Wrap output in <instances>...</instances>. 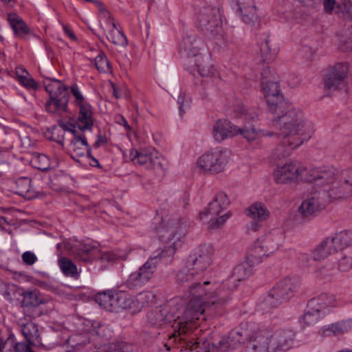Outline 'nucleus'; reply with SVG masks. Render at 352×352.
Listing matches in <instances>:
<instances>
[{"instance_id": "1", "label": "nucleus", "mask_w": 352, "mask_h": 352, "mask_svg": "<svg viewBox=\"0 0 352 352\" xmlns=\"http://www.w3.org/2000/svg\"><path fill=\"white\" fill-rule=\"evenodd\" d=\"M202 276L188 263L179 270L177 275L179 283H189L188 302L185 307L173 302L169 311L166 316L167 320H175L177 330L173 334V337H179L185 340L188 331L192 329V324L200 317L204 316L206 307H220L228 302L231 298V294L234 289V285L230 280L221 283L204 281L201 285L200 280Z\"/></svg>"}, {"instance_id": "2", "label": "nucleus", "mask_w": 352, "mask_h": 352, "mask_svg": "<svg viewBox=\"0 0 352 352\" xmlns=\"http://www.w3.org/2000/svg\"><path fill=\"white\" fill-rule=\"evenodd\" d=\"M267 72L265 69L262 73L261 83L269 110L273 114L270 124L283 136L281 142L272 152V158L278 160L290 155L294 150L309 140L314 133V126L302 111L290 107L278 85L264 76Z\"/></svg>"}, {"instance_id": "3", "label": "nucleus", "mask_w": 352, "mask_h": 352, "mask_svg": "<svg viewBox=\"0 0 352 352\" xmlns=\"http://www.w3.org/2000/svg\"><path fill=\"white\" fill-rule=\"evenodd\" d=\"M236 334L252 344L247 352H279L287 350L294 338L290 330H278L272 333L263 325L248 321L241 322Z\"/></svg>"}, {"instance_id": "4", "label": "nucleus", "mask_w": 352, "mask_h": 352, "mask_svg": "<svg viewBox=\"0 0 352 352\" xmlns=\"http://www.w3.org/2000/svg\"><path fill=\"white\" fill-rule=\"evenodd\" d=\"M313 184L322 188L329 201H340L352 196V167L334 173L330 169L316 168Z\"/></svg>"}, {"instance_id": "5", "label": "nucleus", "mask_w": 352, "mask_h": 352, "mask_svg": "<svg viewBox=\"0 0 352 352\" xmlns=\"http://www.w3.org/2000/svg\"><path fill=\"white\" fill-rule=\"evenodd\" d=\"M155 224L157 237L165 246L159 254L162 257L173 256L184 243L187 232V222L175 217L165 216L161 219H155Z\"/></svg>"}, {"instance_id": "6", "label": "nucleus", "mask_w": 352, "mask_h": 352, "mask_svg": "<svg viewBox=\"0 0 352 352\" xmlns=\"http://www.w3.org/2000/svg\"><path fill=\"white\" fill-rule=\"evenodd\" d=\"M316 168L308 169L299 162L287 160L276 164L272 177L278 185H290L299 182L313 183Z\"/></svg>"}, {"instance_id": "7", "label": "nucleus", "mask_w": 352, "mask_h": 352, "mask_svg": "<svg viewBox=\"0 0 352 352\" xmlns=\"http://www.w3.org/2000/svg\"><path fill=\"white\" fill-rule=\"evenodd\" d=\"M283 234L277 229L266 232L254 241L247 252L250 265H258L278 251L283 243Z\"/></svg>"}, {"instance_id": "8", "label": "nucleus", "mask_w": 352, "mask_h": 352, "mask_svg": "<svg viewBox=\"0 0 352 352\" xmlns=\"http://www.w3.org/2000/svg\"><path fill=\"white\" fill-rule=\"evenodd\" d=\"M231 159L230 152L222 147L213 148L197 160V167L202 173L214 175L223 172Z\"/></svg>"}, {"instance_id": "9", "label": "nucleus", "mask_w": 352, "mask_h": 352, "mask_svg": "<svg viewBox=\"0 0 352 352\" xmlns=\"http://www.w3.org/2000/svg\"><path fill=\"white\" fill-rule=\"evenodd\" d=\"M300 285L301 280L298 277L283 278L270 291L265 302L271 307H276L293 296Z\"/></svg>"}, {"instance_id": "10", "label": "nucleus", "mask_w": 352, "mask_h": 352, "mask_svg": "<svg viewBox=\"0 0 352 352\" xmlns=\"http://www.w3.org/2000/svg\"><path fill=\"white\" fill-rule=\"evenodd\" d=\"M162 258L160 254L151 256L143 265L129 275L126 280V287L129 289H135L148 282L155 272Z\"/></svg>"}, {"instance_id": "11", "label": "nucleus", "mask_w": 352, "mask_h": 352, "mask_svg": "<svg viewBox=\"0 0 352 352\" xmlns=\"http://www.w3.org/2000/svg\"><path fill=\"white\" fill-rule=\"evenodd\" d=\"M130 159L135 164H139L148 170H158L163 169L166 160L155 148L142 150L132 149L130 152Z\"/></svg>"}, {"instance_id": "12", "label": "nucleus", "mask_w": 352, "mask_h": 352, "mask_svg": "<svg viewBox=\"0 0 352 352\" xmlns=\"http://www.w3.org/2000/svg\"><path fill=\"white\" fill-rule=\"evenodd\" d=\"M214 253V250L211 245H201L190 256L188 263L192 267V270L197 271L203 277L204 273L212 262Z\"/></svg>"}, {"instance_id": "13", "label": "nucleus", "mask_w": 352, "mask_h": 352, "mask_svg": "<svg viewBox=\"0 0 352 352\" xmlns=\"http://www.w3.org/2000/svg\"><path fill=\"white\" fill-rule=\"evenodd\" d=\"M326 199V195L322 193V190L313 192L302 201L299 211L305 217H311L324 208L327 204Z\"/></svg>"}, {"instance_id": "14", "label": "nucleus", "mask_w": 352, "mask_h": 352, "mask_svg": "<svg viewBox=\"0 0 352 352\" xmlns=\"http://www.w3.org/2000/svg\"><path fill=\"white\" fill-rule=\"evenodd\" d=\"M348 72L349 66L346 63L336 64L324 78L325 89L332 91L339 88L343 84Z\"/></svg>"}, {"instance_id": "15", "label": "nucleus", "mask_w": 352, "mask_h": 352, "mask_svg": "<svg viewBox=\"0 0 352 352\" xmlns=\"http://www.w3.org/2000/svg\"><path fill=\"white\" fill-rule=\"evenodd\" d=\"M342 302L340 298H336L333 294H322L309 300L308 305L311 309L320 314L322 317L331 308L341 306Z\"/></svg>"}, {"instance_id": "16", "label": "nucleus", "mask_w": 352, "mask_h": 352, "mask_svg": "<svg viewBox=\"0 0 352 352\" xmlns=\"http://www.w3.org/2000/svg\"><path fill=\"white\" fill-rule=\"evenodd\" d=\"M239 127L228 120H219L213 125L212 135L217 142L239 135Z\"/></svg>"}, {"instance_id": "17", "label": "nucleus", "mask_w": 352, "mask_h": 352, "mask_svg": "<svg viewBox=\"0 0 352 352\" xmlns=\"http://www.w3.org/2000/svg\"><path fill=\"white\" fill-rule=\"evenodd\" d=\"M71 157L80 162V157L89 154V147L85 135H74L69 146Z\"/></svg>"}, {"instance_id": "18", "label": "nucleus", "mask_w": 352, "mask_h": 352, "mask_svg": "<svg viewBox=\"0 0 352 352\" xmlns=\"http://www.w3.org/2000/svg\"><path fill=\"white\" fill-rule=\"evenodd\" d=\"M241 16L244 23L254 24L257 20L256 6L253 0H236Z\"/></svg>"}, {"instance_id": "19", "label": "nucleus", "mask_w": 352, "mask_h": 352, "mask_svg": "<svg viewBox=\"0 0 352 352\" xmlns=\"http://www.w3.org/2000/svg\"><path fill=\"white\" fill-rule=\"evenodd\" d=\"M352 329V318L341 320L323 327L319 331L321 336H338L348 332Z\"/></svg>"}, {"instance_id": "20", "label": "nucleus", "mask_w": 352, "mask_h": 352, "mask_svg": "<svg viewBox=\"0 0 352 352\" xmlns=\"http://www.w3.org/2000/svg\"><path fill=\"white\" fill-rule=\"evenodd\" d=\"M21 332L27 341L35 346L42 345L41 339L38 335V329L37 325L30 321L24 322L23 320L21 319L19 322Z\"/></svg>"}, {"instance_id": "21", "label": "nucleus", "mask_w": 352, "mask_h": 352, "mask_svg": "<svg viewBox=\"0 0 352 352\" xmlns=\"http://www.w3.org/2000/svg\"><path fill=\"white\" fill-rule=\"evenodd\" d=\"M78 107L79 114L76 122L78 127L82 131L91 130L94 125L92 107L87 103Z\"/></svg>"}, {"instance_id": "22", "label": "nucleus", "mask_w": 352, "mask_h": 352, "mask_svg": "<svg viewBox=\"0 0 352 352\" xmlns=\"http://www.w3.org/2000/svg\"><path fill=\"white\" fill-rule=\"evenodd\" d=\"M324 11L327 13H331L333 10L345 20L352 19V6L349 2H344L342 5L337 6L336 0H323Z\"/></svg>"}, {"instance_id": "23", "label": "nucleus", "mask_w": 352, "mask_h": 352, "mask_svg": "<svg viewBox=\"0 0 352 352\" xmlns=\"http://www.w3.org/2000/svg\"><path fill=\"white\" fill-rule=\"evenodd\" d=\"M239 134L241 135L248 142H253L261 137H272L274 135H278L283 138L280 135V131H270L263 129H256V128L245 126L243 128H239ZM282 139H280L281 140Z\"/></svg>"}, {"instance_id": "24", "label": "nucleus", "mask_w": 352, "mask_h": 352, "mask_svg": "<svg viewBox=\"0 0 352 352\" xmlns=\"http://www.w3.org/2000/svg\"><path fill=\"white\" fill-rule=\"evenodd\" d=\"M69 96H60L50 97V100L45 104L47 112L62 115L67 110Z\"/></svg>"}, {"instance_id": "25", "label": "nucleus", "mask_w": 352, "mask_h": 352, "mask_svg": "<svg viewBox=\"0 0 352 352\" xmlns=\"http://www.w3.org/2000/svg\"><path fill=\"white\" fill-rule=\"evenodd\" d=\"M104 30L109 41L116 45L124 46L127 40L124 33L116 26L115 21L103 25Z\"/></svg>"}, {"instance_id": "26", "label": "nucleus", "mask_w": 352, "mask_h": 352, "mask_svg": "<svg viewBox=\"0 0 352 352\" xmlns=\"http://www.w3.org/2000/svg\"><path fill=\"white\" fill-rule=\"evenodd\" d=\"M247 215L256 222L267 221L270 212L264 204L255 202L251 204L246 210Z\"/></svg>"}, {"instance_id": "27", "label": "nucleus", "mask_w": 352, "mask_h": 352, "mask_svg": "<svg viewBox=\"0 0 352 352\" xmlns=\"http://www.w3.org/2000/svg\"><path fill=\"white\" fill-rule=\"evenodd\" d=\"M336 252L331 239L330 237H328L316 247L312 252V256L316 261H321L335 254Z\"/></svg>"}, {"instance_id": "28", "label": "nucleus", "mask_w": 352, "mask_h": 352, "mask_svg": "<svg viewBox=\"0 0 352 352\" xmlns=\"http://www.w3.org/2000/svg\"><path fill=\"white\" fill-rule=\"evenodd\" d=\"M229 199L227 195L223 192L217 194L214 199L210 203L207 208V212L212 216L219 215L229 205Z\"/></svg>"}, {"instance_id": "29", "label": "nucleus", "mask_w": 352, "mask_h": 352, "mask_svg": "<svg viewBox=\"0 0 352 352\" xmlns=\"http://www.w3.org/2000/svg\"><path fill=\"white\" fill-rule=\"evenodd\" d=\"M76 256L82 261L91 262L98 258L100 254V249L90 244H83L76 250H74Z\"/></svg>"}, {"instance_id": "30", "label": "nucleus", "mask_w": 352, "mask_h": 352, "mask_svg": "<svg viewBox=\"0 0 352 352\" xmlns=\"http://www.w3.org/2000/svg\"><path fill=\"white\" fill-rule=\"evenodd\" d=\"M114 312H118L121 309H131L133 312L137 311L135 298L123 292L116 293V305H114Z\"/></svg>"}, {"instance_id": "31", "label": "nucleus", "mask_w": 352, "mask_h": 352, "mask_svg": "<svg viewBox=\"0 0 352 352\" xmlns=\"http://www.w3.org/2000/svg\"><path fill=\"white\" fill-rule=\"evenodd\" d=\"M43 84L50 97L68 96L67 87L58 80L47 78L43 80Z\"/></svg>"}, {"instance_id": "32", "label": "nucleus", "mask_w": 352, "mask_h": 352, "mask_svg": "<svg viewBox=\"0 0 352 352\" xmlns=\"http://www.w3.org/2000/svg\"><path fill=\"white\" fill-rule=\"evenodd\" d=\"M8 21L16 36L21 37L29 33V29L27 25L16 13L8 14Z\"/></svg>"}, {"instance_id": "33", "label": "nucleus", "mask_w": 352, "mask_h": 352, "mask_svg": "<svg viewBox=\"0 0 352 352\" xmlns=\"http://www.w3.org/2000/svg\"><path fill=\"white\" fill-rule=\"evenodd\" d=\"M336 251L342 252L351 248L350 245L352 243V232L342 231L336 234L334 236L330 237Z\"/></svg>"}, {"instance_id": "34", "label": "nucleus", "mask_w": 352, "mask_h": 352, "mask_svg": "<svg viewBox=\"0 0 352 352\" xmlns=\"http://www.w3.org/2000/svg\"><path fill=\"white\" fill-rule=\"evenodd\" d=\"M185 50L188 52L189 58H191L190 62L194 60H201L202 56H201L200 50L203 45L201 41L195 38H187L184 41Z\"/></svg>"}, {"instance_id": "35", "label": "nucleus", "mask_w": 352, "mask_h": 352, "mask_svg": "<svg viewBox=\"0 0 352 352\" xmlns=\"http://www.w3.org/2000/svg\"><path fill=\"white\" fill-rule=\"evenodd\" d=\"M96 302L104 309L114 312L116 305V293L112 292H103L96 294Z\"/></svg>"}, {"instance_id": "36", "label": "nucleus", "mask_w": 352, "mask_h": 352, "mask_svg": "<svg viewBox=\"0 0 352 352\" xmlns=\"http://www.w3.org/2000/svg\"><path fill=\"white\" fill-rule=\"evenodd\" d=\"M21 295L23 296L22 303L26 307H37L45 302L39 291L36 289L25 291Z\"/></svg>"}, {"instance_id": "37", "label": "nucleus", "mask_w": 352, "mask_h": 352, "mask_svg": "<svg viewBox=\"0 0 352 352\" xmlns=\"http://www.w3.org/2000/svg\"><path fill=\"white\" fill-rule=\"evenodd\" d=\"M261 56L265 61H272L278 53L277 49L272 45L270 39H266L261 46Z\"/></svg>"}, {"instance_id": "38", "label": "nucleus", "mask_w": 352, "mask_h": 352, "mask_svg": "<svg viewBox=\"0 0 352 352\" xmlns=\"http://www.w3.org/2000/svg\"><path fill=\"white\" fill-rule=\"evenodd\" d=\"M16 192L21 196L30 198L31 180L28 177H21L16 180Z\"/></svg>"}, {"instance_id": "39", "label": "nucleus", "mask_w": 352, "mask_h": 352, "mask_svg": "<svg viewBox=\"0 0 352 352\" xmlns=\"http://www.w3.org/2000/svg\"><path fill=\"white\" fill-rule=\"evenodd\" d=\"M254 265H250L248 258H246V261L237 265L233 271V276L238 280H241L247 278L251 274V266H254Z\"/></svg>"}, {"instance_id": "40", "label": "nucleus", "mask_w": 352, "mask_h": 352, "mask_svg": "<svg viewBox=\"0 0 352 352\" xmlns=\"http://www.w3.org/2000/svg\"><path fill=\"white\" fill-rule=\"evenodd\" d=\"M321 318L322 316L316 309L312 310L311 307L308 305L307 310L302 317L300 322L304 326H311L317 323Z\"/></svg>"}, {"instance_id": "41", "label": "nucleus", "mask_w": 352, "mask_h": 352, "mask_svg": "<svg viewBox=\"0 0 352 352\" xmlns=\"http://www.w3.org/2000/svg\"><path fill=\"white\" fill-rule=\"evenodd\" d=\"M342 256L338 263L339 270L348 272L352 269V248L347 249L341 253Z\"/></svg>"}, {"instance_id": "42", "label": "nucleus", "mask_w": 352, "mask_h": 352, "mask_svg": "<svg viewBox=\"0 0 352 352\" xmlns=\"http://www.w3.org/2000/svg\"><path fill=\"white\" fill-rule=\"evenodd\" d=\"M58 263L65 275L74 276L78 274L76 265L69 258L63 257L59 259Z\"/></svg>"}, {"instance_id": "43", "label": "nucleus", "mask_w": 352, "mask_h": 352, "mask_svg": "<svg viewBox=\"0 0 352 352\" xmlns=\"http://www.w3.org/2000/svg\"><path fill=\"white\" fill-rule=\"evenodd\" d=\"M190 351H196V352H217V344L209 341L199 340L192 346Z\"/></svg>"}, {"instance_id": "44", "label": "nucleus", "mask_w": 352, "mask_h": 352, "mask_svg": "<svg viewBox=\"0 0 352 352\" xmlns=\"http://www.w3.org/2000/svg\"><path fill=\"white\" fill-rule=\"evenodd\" d=\"M154 298V294L148 291L140 292L135 297L136 311H139L144 305L148 304Z\"/></svg>"}, {"instance_id": "45", "label": "nucleus", "mask_w": 352, "mask_h": 352, "mask_svg": "<svg viewBox=\"0 0 352 352\" xmlns=\"http://www.w3.org/2000/svg\"><path fill=\"white\" fill-rule=\"evenodd\" d=\"M198 23L201 28H209L215 25L214 16L212 13L201 12L198 16Z\"/></svg>"}, {"instance_id": "46", "label": "nucleus", "mask_w": 352, "mask_h": 352, "mask_svg": "<svg viewBox=\"0 0 352 352\" xmlns=\"http://www.w3.org/2000/svg\"><path fill=\"white\" fill-rule=\"evenodd\" d=\"M94 3L96 4L98 12H99V17L101 21H103L104 24H109L111 22H113L114 20L111 17V14L109 10L106 8V6L100 1L98 0H95Z\"/></svg>"}, {"instance_id": "47", "label": "nucleus", "mask_w": 352, "mask_h": 352, "mask_svg": "<svg viewBox=\"0 0 352 352\" xmlns=\"http://www.w3.org/2000/svg\"><path fill=\"white\" fill-rule=\"evenodd\" d=\"M33 163L36 168L47 170L52 167L48 157L44 154H38L33 158Z\"/></svg>"}, {"instance_id": "48", "label": "nucleus", "mask_w": 352, "mask_h": 352, "mask_svg": "<svg viewBox=\"0 0 352 352\" xmlns=\"http://www.w3.org/2000/svg\"><path fill=\"white\" fill-rule=\"evenodd\" d=\"M193 63H195L197 70L201 76L209 77L214 74V68L211 65L204 64L203 58H201L200 61L194 60Z\"/></svg>"}, {"instance_id": "49", "label": "nucleus", "mask_w": 352, "mask_h": 352, "mask_svg": "<svg viewBox=\"0 0 352 352\" xmlns=\"http://www.w3.org/2000/svg\"><path fill=\"white\" fill-rule=\"evenodd\" d=\"M95 65L97 69L102 72H109L111 67L104 54L100 52L95 58Z\"/></svg>"}, {"instance_id": "50", "label": "nucleus", "mask_w": 352, "mask_h": 352, "mask_svg": "<svg viewBox=\"0 0 352 352\" xmlns=\"http://www.w3.org/2000/svg\"><path fill=\"white\" fill-rule=\"evenodd\" d=\"M71 93L74 97V103L76 106L79 107L88 103L82 92L76 85L71 87Z\"/></svg>"}, {"instance_id": "51", "label": "nucleus", "mask_w": 352, "mask_h": 352, "mask_svg": "<svg viewBox=\"0 0 352 352\" xmlns=\"http://www.w3.org/2000/svg\"><path fill=\"white\" fill-rule=\"evenodd\" d=\"M16 80L22 86H23L27 89L36 90L38 88V84L32 78L30 74H28L26 76H22Z\"/></svg>"}, {"instance_id": "52", "label": "nucleus", "mask_w": 352, "mask_h": 352, "mask_svg": "<svg viewBox=\"0 0 352 352\" xmlns=\"http://www.w3.org/2000/svg\"><path fill=\"white\" fill-rule=\"evenodd\" d=\"M178 103L179 104L180 113H184L190 107L191 98L185 93H181L178 96Z\"/></svg>"}, {"instance_id": "53", "label": "nucleus", "mask_w": 352, "mask_h": 352, "mask_svg": "<svg viewBox=\"0 0 352 352\" xmlns=\"http://www.w3.org/2000/svg\"><path fill=\"white\" fill-rule=\"evenodd\" d=\"M217 344V352H227L231 349L229 338H221Z\"/></svg>"}, {"instance_id": "54", "label": "nucleus", "mask_w": 352, "mask_h": 352, "mask_svg": "<svg viewBox=\"0 0 352 352\" xmlns=\"http://www.w3.org/2000/svg\"><path fill=\"white\" fill-rule=\"evenodd\" d=\"M230 212H227L223 215H221L214 220H212L210 223V227L211 228H221L226 221L230 218Z\"/></svg>"}, {"instance_id": "55", "label": "nucleus", "mask_w": 352, "mask_h": 352, "mask_svg": "<svg viewBox=\"0 0 352 352\" xmlns=\"http://www.w3.org/2000/svg\"><path fill=\"white\" fill-rule=\"evenodd\" d=\"M18 289L16 285L14 284H8L4 285V290L3 292V296L9 300H12L14 293Z\"/></svg>"}, {"instance_id": "56", "label": "nucleus", "mask_w": 352, "mask_h": 352, "mask_svg": "<svg viewBox=\"0 0 352 352\" xmlns=\"http://www.w3.org/2000/svg\"><path fill=\"white\" fill-rule=\"evenodd\" d=\"M30 343L28 342H18L14 343L13 342V346L11 349L13 352H34L30 347Z\"/></svg>"}, {"instance_id": "57", "label": "nucleus", "mask_w": 352, "mask_h": 352, "mask_svg": "<svg viewBox=\"0 0 352 352\" xmlns=\"http://www.w3.org/2000/svg\"><path fill=\"white\" fill-rule=\"evenodd\" d=\"M22 260L26 265H32L37 261V257L33 252L27 251L23 253Z\"/></svg>"}, {"instance_id": "58", "label": "nucleus", "mask_w": 352, "mask_h": 352, "mask_svg": "<svg viewBox=\"0 0 352 352\" xmlns=\"http://www.w3.org/2000/svg\"><path fill=\"white\" fill-rule=\"evenodd\" d=\"M340 47L343 51H350L352 50V38L342 36L340 41Z\"/></svg>"}, {"instance_id": "59", "label": "nucleus", "mask_w": 352, "mask_h": 352, "mask_svg": "<svg viewBox=\"0 0 352 352\" xmlns=\"http://www.w3.org/2000/svg\"><path fill=\"white\" fill-rule=\"evenodd\" d=\"M237 112L241 115V116H244L245 119L252 120L256 116L254 112L251 111L250 109H247L245 107H240Z\"/></svg>"}, {"instance_id": "60", "label": "nucleus", "mask_w": 352, "mask_h": 352, "mask_svg": "<svg viewBox=\"0 0 352 352\" xmlns=\"http://www.w3.org/2000/svg\"><path fill=\"white\" fill-rule=\"evenodd\" d=\"M13 346V340L11 338L7 339L0 346V352H13L11 348Z\"/></svg>"}, {"instance_id": "61", "label": "nucleus", "mask_w": 352, "mask_h": 352, "mask_svg": "<svg viewBox=\"0 0 352 352\" xmlns=\"http://www.w3.org/2000/svg\"><path fill=\"white\" fill-rule=\"evenodd\" d=\"M115 122L124 127L126 131H130L131 126L128 124L126 120L120 114H117L114 117Z\"/></svg>"}, {"instance_id": "62", "label": "nucleus", "mask_w": 352, "mask_h": 352, "mask_svg": "<svg viewBox=\"0 0 352 352\" xmlns=\"http://www.w3.org/2000/svg\"><path fill=\"white\" fill-rule=\"evenodd\" d=\"M88 323H91V327H92V329H89V331L91 332V333H94L96 334H98L99 336H102V332L100 331V329L102 328L103 326L100 324V323L99 322H96V321H94V322H91V321H88Z\"/></svg>"}, {"instance_id": "63", "label": "nucleus", "mask_w": 352, "mask_h": 352, "mask_svg": "<svg viewBox=\"0 0 352 352\" xmlns=\"http://www.w3.org/2000/svg\"><path fill=\"white\" fill-rule=\"evenodd\" d=\"M98 258H100L102 261H112L114 259V257L113 255H111L109 253L105 252L100 254L98 256Z\"/></svg>"}, {"instance_id": "64", "label": "nucleus", "mask_w": 352, "mask_h": 352, "mask_svg": "<svg viewBox=\"0 0 352 352\" xmlns=\"http://www.w3.org/2000/svg\"><path fill=\"white\" fill-rule=\"evenodd\" d=\"M15 73H16V79L19 78L22 76H26L27 75L30 74L26 69H25L24 68L21 67H18L16 68Z\"/></svg>"}]
</instances>
